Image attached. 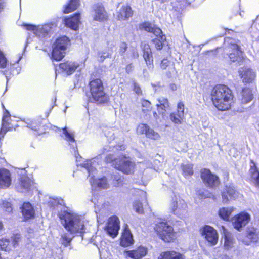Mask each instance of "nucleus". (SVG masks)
<instances>
[{
	"mask_svg": "<svg viewBox=\"0 0 259 259\" xmlns=\"http://www.w3.org/2000/svg\"><path fill=\"white\" fill-rule=\"evenodd\" d=\"M154 229L161 239L165 242H170L174 237V229L166 222H157Z\"/></svg>",
	"mask_w": 259,
	"mask_h": 259,
	"instance_id": "6e6552de",
	"label": "nucleus"
},
{
	"mask_svg": "<svg viewBox=\"0 0 259 259\" xmlns=\"http://www.w3.org/2000/svg\"><path fill=\"white\" fill-rule=\"evenodd\" d=\"M94 19L96 21H104L107 19V14L105 11L104 8L101 5H95L94 7Z\"/></svg>",
	"mask_w": 259,
	"mask_h": 259,
	"instance_id": "bb28decb",
	"label": "nucleus"
},
{
	"mask_svg": "<svg viewBox=\"0 0 259 259\" xmlns=\"http://www.w3.org/2000/svg\"><path fill=\"white\" fill-rule=\"evenodd\" d=\"M133 11L131 7L124 6L117 13V18L120 20H124L132 17Z\"/></svg>",
	"mask_w": 259,
	"mask_h": 259,
	"instance_id": "2f4dec72",
	"label": "nucleus"
},
{
	"mask_svg": "<svg viewBox=\"0 0 259 259\" xmlns=\"http://www.w3.org/2000/svg\"><path fill=\"white\" fill-rule=\"evenodd\" d=\"M24 26L28 30L33 31L34 33L39 36L45 37L52 31L54 25L52 23L46 24L42 26H36L30 24H25Z\"/></svg>",
	"mask_w": 259,
	"mask_h": 259,
	"instance_id": "f8f14e48",
	"label": "nucleus"
},
{
	"mask_svg": "<svg viewBox=\"0 0 259 259\" xmlns=\"http://www.w3.org/2000/svg\"><path fill=\"white\" fill-rule=\"evenodd\" d=\"M58 216L61 224L70 234L84 232L87 222L82 217L67 209L61 210Z\"/></svg>",
	"mask_w": 259,
	"mask_h": 259,
	"instance_id": "f257e3e1",
	"label": "nucleus"
},
{
	"mask_svg": "<svg viewBox=\"0 0 259 259\" xmlns=\"http://www.w3.org/2000/svg\"><path fill=\"white\" fill-rule=\"evenodd\" d=\"M250 174V181L256 187L259 188V170L255 163L251 160L250 162V168L249 170Z\"/></svg>",
	"mask_w": 259,
	"mask_h": 259,
	"instance_id": "5701e85b",
	"label": "nucleus"
},
{
	"mask_svg": "<svg viewBox=\"0 0 259 259\" xmlns=\"http://www.w3.org/2000/svg\"><path fill=\"white\" fill-rule=\"evenodd\" d=\"M114 180L115 181L114 185L116 187L120 186L123 182V178L117 176H115L114 177Z\"/></svg>",
	"mask_w": 259,
	"mask_h": 259,
	"instance_id": "603ef678",
	"label": "nucleus"
},
{
	"mask_svg": "<svg viewBox=\"0 0 259 259\" xmlns=\"http://www.w3.org/2000/svg\"><path fill=\"white\" fill-rule=\"evenodd\" d=\"M146 137L154 140H159L160 138V134L150 127L148 128Z\"/></svg>",
	"mask_w": 259,
	"mask_h": 259,
	"instance_id": "a19ab883",
	"label": "nucleus"
},
{
	"mask_svg": "<svg viewBox=\"0 0 259 259\" xmlns=\"http://www.w3.org/2000/svg\"><path fill=\"white\" fill-rule=\"evenodd\" d=\"M233 207H222L219 210V217L225 221H229L232 212L234 211Z\"/></svg>",
	"mask_w": 259,
	"mask_h": 259,
	"instance_id": "72a5a7b5",
	"label": "nucleus"
},
{
	"mask_svg": "<svg viewBox=\"0 0 259 259\" xmlns=\"http://www.w3.org/2000/svg\"><path fill=\"white\" fill-rule=\"evenodd\" d=\"M90 90L91 94L90 100L97 103H104L108 101V98L104 91L102 81L96 79L91 81Z\"/></svg>",
	"mask_w": 259,
	"mask_h": 259,
	"instance_id": "20e7f679",
	"label": "nucleus"
},
{
	"mask_svg": "<svg viewBox=\"0 0 259 259\" xmlns=\"http://www.w3.org/2000/svg\"><path fill=\"white\" fill-rule=\"evenodd\" d=\"M3 207L5 209V211L7 212H11L12 211V208L11 203L8 202H4Z\"/></svg>",
	"mask_w": 259,
	"mask_h": 259,
	"instance_id": "6e6d98bb",
	"label": "nucleus"
},
{
	"mask_svg": "<svg viewBox=\"0 0 259 259\" xmlns=\"http://www.w3.org/2000/svg\"><path fill=\"white\" fill-rule=\"evenodd\" d=\"M59 131H62V133L61 135V136L67 142H68L69 144L71 145L72 144V146L73 149L75 150L76 148V144L75 142L74 139V133L70 130H68L66 127L62 128L61 130L58 128Z\"/></svg>",
	"mask_w": 259,
	"mask_h": 259,
	"instance_id": "cd10ccee",
	"label": "nucleus"
},
{
	"mask_svg": "<svg viewBox=\"0 0 259 259\" xmlns=\"http://www.w3.org/2000/svg\"><path fill=\"white\" fill-rule=\"evenodd\" d=\"M143 52V58L148 67L153 66V57L151 50L149 45L145 42H142L141 46Z\"/></svg>",
	"mask_w": 259,
	"mask_h": 259,
	"instance_id": "412c9836",
	"label": "nucleus"
},
{
	"mask_svg": "<svg viewBox=\"0 0 259 259\" xmlns=\"http://www.w3.org/2000/svg\"><path fill=\"white\" fill-rule=\"evenodd\" d=\"M187 204L179 196H175L169 204L170 210L180 218H184L187 214Z\"/></svg>",
	"mask_w": 259,
	"mask_h": 259,
	"instance_id": "0eeeda50",
	"label": "nucleus"
},
{
	"mask_svg": "<svg viewBox=\"0 0 259 259\" xmlns=\"http://www.w3.org/2000/svg\"><path fill=\"white\" fill-rule=\"evenodd\" d=\"M12 177L10 171L6 168H0V189L9 188L12 184Z\"/></svg>",
	"mask_w": 259,
	"mask_h": 259,
	"instance_id": "a211bd4d",
	"label": "nucleus"
},
{
	"mask_svg": "<svg viewBox=\"0 0 259 259\" xmlns=\"http://www.w3.org/2000/svg\"><path fill=\"white\" fill-rule=\"evenodd\" d=\"M79 6V0H70L69 2L65 5L64 10V13H70L76 9Z\"/></svg>",
	"mask_w": 259,
	"mask_h": 259,
	"instance_id": "c9c22d12",
	"label": "nucleus"
},
{
	"mask_svg": "<svg viewBox=\"0 0 259 259\" xmlns=\"http://www.w3.org/2000/svg\"><path fill=\"white\" fill-rule=\"evenodd\" d=\"M33 182L27 177H23L21 178L19 185L17 186L18 190L21 192H25L30 189Z\"/></svg>",
	"mask_w": 259,
	"mask_h": 259,
	"instance_id": "7c9ffc66",
	"label": "nucleus"
},
{
	"mask_svg": "<svg viewBox=\"0 0 259 259\" xmlns=\"http://www.w3.org/2000/svg\"><path fill=\"white\" fill-rule=\"evenodd\" d=\"M113 165L117 170L126 175L134 172L135 163L127 157L122 156L114 160Z\"/></svg>",
	"mask_w": 259,
	"mask_h": 259,
	"instance_id": "423d86ee",
	"label": "nucleus"
},
{
	"mask_svg": "<svg viewBox=\"0 0 259 259\" xmlns=\"http://www.w3.org/2000/svg\"><path fill=\"white\" fill-rule=\"evenodd\" d=\"M148 252L146 247L140 246L135 250L124 251V256L126 259H141L144 257Z\"/></svg>",
	"mask_w": 259,
	"mask_h": 259,
	"instance_id": "f3484780",
	"label": "nucleus"
},
{
	"mask_svg": "<svg viewBox=\"0 0 259 259\" xmlns=\"http://www.w3.org/2000/svg\"><path fill=\"white\" fill-rule=\"evenodd\" d=\"M217 259H231L228 256L223 254L219 256Z\"/></svg>",
	"mask_w": 259,
	"mask_h": 259,
	"instance_id": "e2e57ef3",
	"label": "nucleus"
},
{
	"mask_svg": "<svg viewBox=\"0 0 259 259\" xmlns=\"http://www.w3.org/2000/svg\"><path fill=\"white\" fill-rule=\"evenodd\" d=\"M132 66L131 65H129L127 66L126 67V70L127 71L129 72L131 71V70L132 69Z\"/></svg>",
	"mask_w": 259,
	"mask_h": 259,
	"instance_id": "0e129e2a",
	"label": "nucleus"
},
{
	"mask_svg": "<svg viewBox=\"0 0 259 259\" xmlns=\"http://www.w3.org/2000/svg\"><path fill=\"white\" fill-rule=\"evenodd\" d=\"M76 162L77 165H80L82 167L85 168L88 173L89 177H90V182L92 185V186L95 189L98 188H103V189H107L109 187V184L107 182V180L105 178H103L99 179H95L94 174H96L97 170L95 167V160L92 161L91 160H87L85 161L83 163H79V161L76 158Z\"/></svg>",
	"mask_w": 259,
	"mask_h": 259,
	"instance_id": "7ed1b4c3",
	"label": "nucleus"
},
{
	"mask_svg": "<svg viewBox=\"0 0 259 259\" xmlns=\"http://www.w3.org/2000/svg\"><path fill=\"white\" fill-rule=\"evenodd\" d=\"M39 124L35 122V121H32L31 123L28 124V127L29 128H31L33 130L37 131L38 130V128L39 127Z\"/></svg>",
	"mask_w": 259,
	"mask_h": 259,
	"instance_id": "5fc2aeb1",
	"label": "nucleus"
},
{
	"mask_svg": "<svg viewBox=\"0 0 259 259\" xmlns=\"http://www.w3.org/2000/svg\"><path fill=\"white\" fill-rule=\"evenodd\" d=\"M22 56H20L19 58V59L18 60V61H17V63H18L19 61L21 60V59L22 58Z\"/></svg>",
	"mask_w": 259,
	"mask_h": 259,
	"instance_id": "338daca9",
	"label": "nucleus"
},
{
	"mask_svg": "<svg viewBox=\"0 0 259 259\" xmlns=\"http://www.w3.org/2000/svg\"><path fill=\"white\" fill-rule=\"evenodd\" d=\"M177 85L176 84L172 83L170 84V88L172 91H176L177 89Z\"/></svg>",
	"mask_w": 259,
	"mask_h": 259,
	"instance_id": "680f3d73",
	"label": "nucleus"
},
{
	"mask_svg": "<svg viewBox=\"0 0 259 259\" xmlns=\"http://www.w3.org/2000/svg\"><path fill=\"white\" fill-rule=\"evenodd\" d=\"M185 105L182 102H179L177 104V111L172 112L169 115L170 120L175 124H181L185 118Z\"/></svg>",
	"mask_w": 259,
	"mask_h": 259,
	"instance_id": "2eb2a0df",
	"label": "nucleus"
},
{
	"mask_svg": "<svg viewBox=\"0 0 259 259\" xmlns=\"http://www.w3.org/2000/svg\"><path fill=\"white\" fill-rule=\"evenodd\" d=\"M224 230V233L225 236V242H224V247L226 249H230L233 246V239L232 237L229 234H227L225 232V230L224 227H222Z\"/></svg>",
	"mask_w": 259,
	"mask_h": 259,
	"instance_id": "ea45409f",
	"label": "nucleus"
},
{
	"mask_svg": "<svg viewBox=\"0 0 259 259\" xmlns=\"http://www.w3.org/2000/svg\"><path fill=\"white\" fill-rule=\"evenodd\" d=\"M241 101L243 103H247L253 99V94L250 89L246 88L242 90Z\"/></svg>",
	"mask_w": 259,
	"mask_h": 259,
	"instance_id": "e433bc0d",
	"label": "nucleus"
},
{
	"mask_svg": "<svg viewBox=\"0 0 259 259\" xmlns=\"http://www.w3.org/2000/svg\"><path fill=\"white\" fill-rule=\"evenodd\" d=\"M200 232L202 237L209 245L214 246L217 244L219 235L217 230L212 227L205 225L200 229Z\"/></svg>",
	"mask_w": 259,
	"mask_h": 259,
	"instance_id": "9d476101",
	"label": "nucleus"
},
{
	"mask_svg": "<svg viewBox=\"0 0 259 259\" xmlns=\"http://www.w3.org/2000/svg\"><path fill=\"white\" fill-rule=\"evenodd\" d=\"M111 55V51L108 49H105L98 53L99 60L103 62L106 58L109 57Z\"/></svg>",
	"mask_w": 259,
	"mask_h": 259,
	"instance_id": "79ce46f5",
	"label": "nucleus"
},
{
	"mask_svg": "<svg viewBox=\"0 0 259 259\" xmlns=\"http://www.w3.org/2000/svg\"><path fill=\"white\" fill-rule=\"evenodd\" d=\"M240 76L244 82H250L255 78V73L250 68L243 67L239 71Z\"/></svg>",
	"mask_w": 259,
	"mask_h": 259,
	"instance_id": "4be33fe9",
	"label": "nucleus"
},
{
	"mask_svg": "<svg viewBox=\"0 0 259 259\" xmlns=\"http://www.w3.org/2000/svg\"><path fill=\"white\" fill-rule=\"evenodd\" d=\"M211 96L213 105L219 110L226 111L231 108L233 95L226 85H216L212 89Z\"/></svg>",
	"mask_w": 259,
	"mask_h": 259,
	"instance_id": "f03ea898",
	"label": "nucleus"
},
{
	"mask_svg": "<svg viewBox=\"0 0 259 259\" xmlns=\"http://www.w3.org/2000/svg\"><path fill=\"white\" fill-rule=\"evenodd\" d=\"M166 40V37L165 35L161 34L156 36V38L152 39V42L155 45V47L157 50H161L163 48L164 42Z\"/></svg>",
	"mask_w": 259,
	"mask_h": 259,
	"instance_id": "4c0bfd02",
	"label": "nucleus"
},
{
	"mask_svg": "<svg viewBox=\"0 0 259 259\" xmlns=\"http://www.w3.org/2000/svg\"><path fill=\"white\" fill-rule=\"evenodd\" d=\"M177 8L183 10L190 5L188 0H176Z\"/></svg>",
	"mask_w": 259,
	"mask_h": 259,
	"instance_id": "de8ad7c7",
	"label": "nucleus"
},
{
	"mask_svg": "<svg viewBox=\"0 0 259 259\" xmlns=\"http://www.w3.org/2000/svg\"><path fill=\"white\" fill-rule=\"evenodd\" d=\"M78 67V63L72 61H67L59 65V69L61 71L68 75L72 74Z\"/></svg>",
	"mask_w": 259,
	"mask_h": 259,
	"instance_id": "aec40b11",
	"label": "nucleus"
},
{
	"mask_svg": "<svg viewBox=\"0 0 259 259\" xmlns=\"http://www.w3.org/2000/svg\"><path fill=\"white\" fill-rule=\"evenodd\" d=\"M80 14H75L71 17L66 18L65 24L67 27L76 30L78 29L79 24L80 23Z\"/></svg>",
	"mask_w": 259,
	"mask_h": 259,
	"instance_id": "393cba45",
	"label": "nucleus"
},
{
	"mask_svg": "<svg viewBox=\"0 0 259 259\" xmlns=\"http://www.w3.org/2000/svg\"><path fill=\"white\" fill-rule=\"evenodd\" d=\"M250 215L245 212H242L232 218V224L235 229L240 231L250 221Z\"/></svg>",
	"mask_w": 259,
	"mask_h": 259,
	"instance_id": "4468645a",
	"label": "nucleus"
},
{
	"mask_svg": "<svg viewBox=\"0 0 259 259\" xmlns=\"http://www.w3.org/2000/svg\"><path fill=\"white\" fill-rule=\"evenodd\" d=\"M3 227V224L1 222H0V229H1Z\"/></svg>",
	"mask_w": 259,
	"mask_h": 259,
	"instance_id": "774afa93",
	"label": "nucleus"
},
{
	"mask_svg": "<svg viewBox=\"0 0 259 259\" xmlns=\"http://www.w3.org/2000/svg\"><path fill=\"white\" fill-rule=\"evenodd\" d=\"M72 237L67 233L63 234L61 237V241L63 245L65 246H67L72 240Z\"/></svg>",
	"mask_w": 259,
	"mask_h": 259,
	"instance_id": "c03bdc74",
	"label": "nucleus"
},
{
	"mask_svg": "<svg viewBox=\"0 0 259 259\" xmlns=\"http://www.w3.org/2000/svg\"><path fill=\"white\" fill-rule=\"evenodd\" d=\"M170 62L167 59H163L160 63V67L161 69L164 70L166 69L169 65Z\"/></svg>",
	"mask_w": 259,
	"mask_h": 259,
	"instance_id": "864d4df0",
	"label": "nucleus"
},
{
	"mask_svg": "<svg viewBox=\"0 0 259 259\" xmlns=\"http://www.w3.org/2000/svg\"><path fill=\"white\" fill-rule=\"evenodd\" d=\"M127 48V44L125 42H121L119 46V52L120 53H124Z\"/></svg>",
	"mask_w": 259,
	"mask_h": 259,
	"instance_id": "13d9d810",
	"label": "nucleus"
},
{
	"mask_svg": "<svg viewBox=\"0 0 259 259\" xmlns=\"http://www.w3.org/2000/svg\"><path fill=\"white\" fill-rule=\"evenodd\" d=\"M120 229V221L115 215L111 216L107 220L104 228L105 231L111 237L115 238L118 234Z\"/></svg>",
	"mask_w": 259,
	"mask_h": 259,
	"instance_id": "9b49d317",
	"label": "nucleus"
},
{
	"mask_svg": "<svg viewBox=\"0 0 259 259\" xmlns=\"http://www.w3.org/2000/svg\"><path fill=\"white\" fill-rule=\"evenodd\" d=\"M16 118L13 117L12 118L8 111H6L3 117L2 126L0 130V140L4 138L7 131L15 129L18 126Z\"/></svg>",
	"mask_w": 259,
	"mask_h": 259,
	"instance_id": "1a4fd4ad",
	"label": "nucleus"
},
{
	"mask_svg": "<svg viewBox=\"0 0 259 259\" xmlns=\"http://www.w3.org/2000/svg\"><path fill=\"white\" fill-rule=\"evenodd\" d=\"M201 177L203 182L208 187H215L219 184L218 177L212 174L209 169H202L201 172Z\"/></svg>",
	"mask_w": 259,
	"mask_h": 259,
	"instance_id": "dca6fc26",
	"label": "nucleus"
},
{
	"mask_svg": "<svg viewBox=\"0 0 259 259\" xmlns=\"http://www.w3.org/2000/svg\"><path fill=\"white\" fill-rule=\"evenodd\" d=\"M133 208L138 213H142L143 212V205L140 200H135L133 202Z\"/></svg>",
	"mask_w": 259,
	"mask_h": 259,
	"instance_id": "a18cd8bd",
	"label": "nucleus"
},
{
	"mask_svg": "<svg viewBox=\"0 0 259 259\" xmlns=\"http://www.w3.org/2000/svg\"><path fill=\"white\" fill-rule=\"evenodd\" d=\"M134 91L135 93L138 95H141L142 92L139 85L136 83H134Z\"/></svg>",
	"mask_w": 259,
	"mask_h": 259,
	"instance_id": "4d7b16f0",
	"label": "nucleus"
},
{
	"mask_svg": "<svg viewBox=\"0 0 259 259\" xmlns=\"http://www.w3.org/2000/svg\"><path fill=\"white\" fill-rule=\"evenodd\" d=\"M70 46V40L66 36L56 39L53 45L52 58L56 61H60L65 56L66 50Z\"/></svg>",
	"mask_w": 259,
	"mask_h": 259,
	"instance_id": "39448f33",
	"label": "nucleus"
},
{
	"mask_svg": "<svg viewBox=\"0 0 259 259\" xmlns=\"http://www.w3.org/2000/svg\"><path fill=\"white\" fill-rule=\"evenodd\" d=\"M247 238L250 240L244 242L247 245L251 242H257L259 240V232L254 227H249L247 230Z\"/></svg>",
	"mask_w": 259,
	"mask_h": 259,
	"instance_id": "c756f323",
	"label": "nucleus"
},
{
	"mask_svg": "<svg viewBox=\"0 0 259 259\" xmlns=\"http://www.w3.org/2000/svg\"><path fill=\"white\" fill-rule=\"evenodd\" d=\"M134 243L133 235L130 230L126 228L122 233L120 245L123 247H127Z\"/></svg>",
	"mask_w": 259,
	"mask_h": 259,
	"instance_id": "a878e982",
	"label": "nucleus"
},
{
	"mask_svg": "<svg viewBox=\"0 0 259 259\" xmlns=\"http://www.w3.org/2000/svg\"><path fill=\"white\" fill-rule=\"evenodd\" d=\"M140 28L148 32L153 33L155 36L162 34L161 30L156 27L154 24L149 22H145L141 24Z\"/></svg>",
	"mask_w": 259,
	"mask_h": 259,
	"instance_id": "c85d7f7f",
	"label": "nucleus"
},
{
	"mask_svg": "<svg viewBox=\"0 0 259 259\" xmlns=\"http://www.w3.org/2000/svg\"><path fill=\"white\" fill-rule=\"evenodd\" d=\"M7 65V60L3 54L0 51V68H5Z\"/></svg>",
	"mask_w": 259,
	"mask_h": 259,
	"instance_id": "3c124183",
	"label": "nucleus"
},
{
	"mask_svg": "<svg viewBox=\"0 0 259 259\" xmlns=\"http://www.w3.org/2000/svg\"><path fill=\"white\" fill-rule=\"evenodd\" d=\"M142 106L143 107H146L147 109H143L142 111L144 113H146V111L148 110V109L151 108V103L146 100H143L141 102Z\"/></svg>",
	"mask_w": 259,
	"mask_h": 259,
	"instance_id": "8fccbe9b",
	"label": "nucleus"
},
{
	"mask_svg": "<svg viewBox=\"0 0 259 259\" xmlns=\"http://www.w3.org/2000/svg\"><path fill=\"white\" fill-rule=\"evenodd\" d=\"M228 55L231 61L240 62L243 59V53L239 46L236 44H231L227 49Z\"/></svg>",
	"mask_w": 259,
	"mask_h": 259,
	"instance_id": "ddd939ff",
	"label": "nucleus"
},
{
	"mask_svg": "<svg viewBox=\"0 0 259 259\" xmlns=\"http://www.w3.org/2000/svg\"><path fill=\"white\" fill-rule=\"evenodd\" d=\"M183 175L185 177H190L193 174V165L190 163L183 164L182 165Z\"/></svg>",
	"mask_w": 259,
	"mask_h": 259,
	"instance_id": "58836bf2",
	"label": "nucleus"
},
{
	"mask_svg": "<svg viewBox=\"0 0 259 259\" xmlns=\"http://www.w3.org/2000/svg\"><path fill=\"white\" fill-rule=\"evenodd\" d=\"M237 194L232 185H226L222 192V201L227 203L229 201L235 199Z\"/></svg>",
	"mask_w": 259,
	"mask_h": 259,
	"instance_id": "6ab92c4d",
	"label": "nucleus"
},
{
	"mask_svg": "<svg viewBox=\"0 0 259 259\" xmlns=\"http://www.w3.org/2000/svg\"><path fill=\"white\" fill-rule=\"evenodd\" d=\"M139 195L141 196L142 200H146V193L142 190H140L139 191Z\"/></svg>",
	"mask_w": 259,
	"mask_h": 259,
	"instance_id": "052dcab7",
	"label": "nucleus"
},
{
	"mask_svg": "<svg viewBox=\"0 0 259 259\" xmlns=\"http://www.w3.org/2000/svg\"><path fill=\"white\" fill-rule=\"evenodd\" d=\"M149 126L146 124H140L137 127L136 132L139 135H145L147 134Z\"/></svg>",
	"mask_w": 259,
	"mask_h": 259,
	"instance_id": "37998d69",
	"label": "nucleus"
},
{
	"mask_svg": "<svg viewBox=\"0 0 259 259\" xmlns=\"http://www.w3.org/2000/svg\"><path fill=\"white\" fill-rule=\"evenodd\" d=\"M152 86H153V87H154V88H155H155H156V87H158V88H159V87H160V85H159L158 84L157 85H154V84H152Z\"/></svg>",
	"mask_w": 259,
	"mask_h": 259,
	"instance_id": "69168bd1",
	"label": "nucleus"
},
{
	"mask_svg": "<svg viewBox=\"0 0 259 259\" xmlns=\"http://www.w3.org/2000/svg\"><path fill=\"white\" fill-rule=\"evenodd\" d=\"M22 215L25 220L30 219L34 217L35 211L32 205L29 202L23 203L21 207Z\"/></svg>",
	"mask_w": 259,
	"mask_h": 259,
	"instance_id": "b1692460",
	"label": "nucleus"
},
{
	"mask_svg": "<svg viewBox=\"0 0 259 259\" xmlns=\"http://www.w3.org/2000/svg\"><path fill=\"white\" fill-rule=\"evenodd\" d=\"M196 195L199 199H202L210 197V194L206 193L203 189L197 190Z\"/></svg>",
	"mask_w": 259,
	"mask_h": 259,
	"instance_id": "09e8293b",
	"label": "nucleus"
},
{
	"mask_svg": "<svg viewBox=\"0 0 259 259\" xmlns=\"http://www.w3.org/2000/svg\"><path fill=\"white\" fill-rule=\"evenodd\" d=\"M20 235L19 234H16L13 237V243L14 247H15L18 244V243L20 240Z\"/></svg>",
	"mask_w": 259,
	"mask_h": 259,
	"instance_id": "bf43d9fd",
	"label": "nucleus"
},
{
	"mask_svg": "<svg viewBox=\"0 0 259 259\" xmlns=\"http://www.w3.org/2000/svg\"><path fill=\"white\" fill-rule=\"evenodd\" d=\"M10 240L7 238H2L0 239V248L5 250H8L9 247Z\"/></svg>",
	"mask_w": 259,
	"mask_h": 259,
	"instance_id": "49530a36",
	"label": "nucleus"
},
{
	"mask_svg": "<svg viewBox=\"0 0 259 259\" xmlns=\"http://www.w3.org/2000/svg\"><path fill=\"white\" fill-rule=\"evenodd\" d=\"M158 259H184L183 254L175 251H168L162 252Z\"/></svg>",
	"mask_w": 259,
	"mask_h": 259,
	"instance_id": "473e14b6",
	"label": "nucleus"
},
{
	"mask_svg": "<svg viewBox=\"0 0 259 259\" xmlns=\"http://www.w3.org/2000/svg\"><path fill=\"white\" fill-rule=\"evenodd\" d=\"M156 106L158 108V112L161 114H164L166 109L169 107L168 101L164 98H160L158 99V103Z\"/></svg>",
	"mask_w": 259,
	"mask_h": 259,
	"instance_id": "f704fd0d",
	"label": "nucleus"
}]
</instances>
